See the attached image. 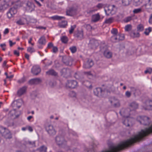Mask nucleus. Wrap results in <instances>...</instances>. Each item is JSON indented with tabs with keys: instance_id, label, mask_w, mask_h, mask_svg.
I'll return each instance as SVG.
<instances>
[{
	"instance_id": "45",
	"label": "nucleus",
	"mask_w": 152,
	"mask_h": 152,
	"mask_svg": "<svg viewBox=\"0 0 152 152\" xmlns=\"http://www.w3.org/2000/svg\"><path fill=\"white\" fill-rule=\"evenodd\" d=\"M117 36L118 37V41L119 40H123L124 38V37L123 34H118Z\"/></svg>"
},
{
	"instance_id": "55",
	"label": "nucleus",
	"mask_w": 152,
	"mask_h": 152,
	"mask_svg": "<svg viewBox=\"0 0 152 152\" xmlns=\"http://www.w3.org/2000/svg\"><path fill=\"white\" fill-rule=\"evenodd\" d=\"M125 95L126 97L129 98L131 96V93L129 91H126L125 92Z\"/></svg>"
},
{
	"instance_id": "18",
	"label": "nucleus",
	"mask_w": 152,
	"mask_h": 152,
	"mask_svg": "<svg viewBox=\"0 0 152 152\" xmlns=\"http://www.w3.org/2000/svg\"><path fill=\"white\" fill-rule=\"evenodd\" d=\"M93 65L94 63L93 61L91 59H88L86 62L84 63L83 67L86 69L89 68L91 67Z\"/></svg>"
},
{
	"instance_id": "64",
	"label": "nucleus",
	"mask_w": 152,
	"mask_h": 152,
	"mask_svg": "<svg viewBox=\"0 0 152 152\" xmlns=\"http://www.w3.org/2000/svg\"><path fill=\"white\" fill-rule=\"evenodd\" d=\"M130 89L131 91L135 92L136 91V89L134 87H130Z\"/></svg>"
},
{
	"instance_id": "44",
	"label": "nucleus",
	"mask_w": 152,
	"mask_h": 152,
	"mask_svg": "<svg viewBox=\"0 0 152 152\" xmlns=\"http://www.w3.org/2000/svg\"><path fill=\"white\" fill-rule=\"evenodd\" d=\"M137 31H142L143 30V26L141 24L138 25L137 27Z\"/></svg>"
},
{
	"instance_id": "28",
	"label": "nucleus",
	"mask_w": 152,
	"mask_h": 152,
	"mask_svg": "<svg viewBox=\"0 0 152 152\" xmlns=\"http://www.w3.org/2000/svg\"><path fill=\"white\" fill-rule=\"evenodd\" d=\"M26 87H23L20 88L18 91V94L19 96H21L26 91Z\"/></svg>"
},
{
	"instance_id": "29",
	"label": "nucleus",
	"mask_w": 152,
	"mask_h": 152,
	"mask_svg": "<svg viewBox=\"0 0 152 152\" xmlns=\"http://www.w3.org/2000/svg\"><path fill=\"white\" fill-rule=\"evenodd\" d=\"M26 21V19L24 18H22L17 21L16 22V23L19 25H22L24 24L25 23Z\"/></svg>"
},
{
	"instance_id": "1",
	"label": "nucleus",
	"mask_w": 152,
	"mask_h": 152,
	"mask_svg": "<svg viewBox=\"0 0 152 152\" xmlns=\"http://www.w3.org/2000/svg\"><path fill=\"white\" fill-rule=\"evenodd\" d=\"M130 145V138L126 141L122 142L117 145L112 144L109 145L108 149L102 151V152H117Z\"/></svg>"
},
{
	"instance_id": "53",
	"label": "nucleus",
	"mask_w": 152,
	"mask_h": 152,
	"mask_svg": "<svg viewBox=\"0 0 152 152\" xmlns=\"http://www.w3.org/2000/svg\"><path fill=\"white\" fill-rule=\"evenodd\" d=\"M152 72V69L151 68H149L147 69L145 71V73H149L150 74Z\"/></svg>"
},
{
	"instance_id": "52",
	"label": "nucleus",
	"mask_w": 152,
	"mask_h": 152,
	"mask_svg": "<svg viewBox=\"0 0 152 152\" xmlns=\"http://www.w3.org/2000/svg\"><path fill=\"white\" fill-rule=\"evenodd\" d=\"M141 11V9L138 8L134 9L133 11V12L134 13H137L140 12Z\"/></svg>"
},
{
	"instance_id": "27",
	"label": "nucleus",
	"mask_w": 152,
	"mask_h": 152,
	"mask_svg": "<svg viewBox=\"0 0 152 152\" xmlns=\"http://www.w3.org/2000/svg\"><path fill=\"white\" fill-rule=\"evenodd\" d=\"M104 56L106 58H109L112 56V53L108 50H105L104 53Z\"/></svg>"
},
{
	"instance_id": "37",
	"label": "nucleus",
	"mask_w": 152,
	"mask_h": 152,
	"mask_svg": "<svg viewBox=\"0 0 152 152\" xmlns=\"http://www.w3.org/2000/svg\"><path fill=\"white\" fill-rule=\"evenodd\" d=\"M38 42L40 44L44 45L46 43L45 39L44 37H41L39 39Z\"/></svg>"
},
{
	"instance_id": "59",
	"label": "nucleus",
	"mask_w": 152,
	"mask_h": 152,
	"mask_svg": "<svg viewBox=\"0 0 152 152\" xmlns=\"http://www.w3.org/2000/svg\"><path fill=\"white\" fill-rule=\"evenodd\" d=\"M148 22L149 23L152 24V15L151 14L150 15Z\"/></svg>"
},
{
	"instance_id": "35",
	"label": "nucleus",
	"mask_w": 152,
	"mask_h": 152,
	"mask_svg": "<svg viewBox=\"0 0 152 152\" xmlns=\"http://www.w3.org/2000/svg\"><path fill=\"white\" fill-rule=\"evenodd\" d=\"M47 74L48 75H51L54 76L57 75V73L53 69H51L49 70L46 72Z\"/></svg>"
},
{
	"instance_id": "34",
	"label": "nucleus",
	"mask_w": 152,
	"mask_h": 152,
	"mask_svg": "<svg viewBox=\"0 0 152 152\" xmlns=\"http://www.w3.org/2000/svg\"><path fill=\"white\" fill-rule=\"evenodd\" d=\"M110 40L112 42H118L117 35H113L111 37Z\"/></svg>"
},
{
	"instance_id": "48",
	"label": "nucleus",
	"mask_w": 152,
	"mask_h": 152,
	"mask_svg": "<svg viewBox=\"0 0 152 152\" xmlns=\"http://www.w3.org/2000/svg\"><path fill=\"white\" fill-rule=\"evenodd\" d=\"M151 31V27H149L148 28L146 29H145V31L144 32V33L146 35H148L149 34V33Z\"/></svg>"
},
{
	"instance_id": "14",
	"label": "nucleus",
	"mask_w": 152,
	"mask_h": 152,
	"mask_svg": "<svg viewBox=\"0 0 152 152\" xmlns=\"http://www.w3.org/2000/svg\"><path fill=\"white\" fill-rule=\"evenodd\" d=\"M129 105L130 110H135L138 108L139 107L138 103L134 101L130 102Z\"/></svg>"
},
{
	"instance_id": "57",
	"label": "nucleus",
	"mask_w": 152,
	"mask_h": 152,
	"mask_svg": "<svg viewBox=\"0 0 152 152\" xmlns=\"http://www.w3.org/2000/svg\"><path fill=\"white\" fill-rule=\"evenodd\" d=\"M132 19V17L129 16L126 18H125L124 21L126 22H128L129 21Z\"/></svg>"
},
{
	"instance_id": "60",
	"label": "nucleus",
	"mask_w": 152,
	"mask_h": 152,
	"mask_svg": "<svg viewBox=\"0 0 152 152\" xmlns=\"http://www.w3.org/2000/svg\"><path fill=\"white\" fill-rule=\"evenodd\" d=\"M9 42L10 47H12L13 45H15V42L13 43L12 41L11 40H10L9 41Z\"/></svg>"
},
{
	"instance_id": "42",
	"label": "nucleus",
	"mask_w": 152,
	"mask_h": 152,
	"mask_svg": "<svg viewBox=\"0 0 152 152\" xmlns=\"http://www.w3.org/2000/svg\"><path fill=\"white\" fill-rule=\"evenodd\" d=\"M69 49L72 53H75L77 51V48L75 46H73L69 48Z\"/></svg>"
},
{
	"instance_id": "36",
	"label": "nucleus",
	"mask_w": 152,
	"mask_h": 152,
	"mask_svg": "<svg viewBox=\"0 0 152 152\" xmlns=\"http://www.w3.org/2000/svg\"><path fill=\"white\" fill-rule=\"evenodd\" d=\"M59 25L61 27L64 28L67 25V22L65 20L61 21L59 23Z\"/></svg>"
},
{
	"instance_id": "22",
	"label": "nucleus",
	"mask_w": 152,
	"mask_h": 152,
	"mask_svg": "<svg viewBox=\"0 0 152 152\" xmlns=\"http://www.w3.org/2000/svg\"><path fill=\"white\" fill-rule=\"evenodd\" d=\"M130 36L133 38L138 37L140 35L139 32L137 30H133L130 33Z\"/></svg>"
},
{
	"instance_id": "25",
	"label": "nucleus",
	"mask_w": 152,
	"mask_h": 152,
	"mask_svg": "<svg viewBox=\"0 0 152 152\" xmlns=\"http://www.w3.org/2000/svg\"><path fill=\"white\" fill-rule=\"evenodd\" d=\"M41 82V80L40 79L38 78L33 79L29 81V83L31 84H37Z\"/></svg>"
},
{
	"instance_id": "33",
	"label": "nucleus",
	"mask_w": 152,
	"mask_h": 152,
	"mask_svg": "<svg viewBox=\"0 0 152 152\" xmlns=\"http://www.w3.org/2000/svg\"><path fill=\"white\" fill-rule=\"evenodd\" d=\"M132 0H122V4L124 6H127L129 4Z\"/></svg>"
},
{
	"instance_id": "20",
	"label": "nucleus",
	"mask_w": 152,
	"mask_h": 152,
	"mask_svg": "<svg viewBox=\"0 0 152 152\" xmlns=\"http://www.w3.org/2000/svg\"><path fill=\"white\" fill-rule=\"evenodd\" d=\"M61 73L64 76L66 77L70 75V70L67 68H63L61 71Z\"/></svg>"
},
{
	"instance_id": "13",
	"label": "nucleus",
	"mask_w": 152,
	"mask_h": 152,
	"mask_svg": "<svg viewBox=\"0 0 152 152\" xmlns=\"http://www.w3.org/2000/svg\"><path fill=\"white\" fill-rule=\"evenodd\" d=\"M73 61V59L71 57H64L63 59V63L66 65L69 66L72 65Z\"/></svg>"
},
{
	"instance_id": "56",
	"label": "nucleus",
	"mask_w": 152,
	"mask_h": 152,
	"mask_svg": "<svg viewBox=\"0 0 152 152\" xmlns=\"http://www.w3.org/2000/svg\"><path fill=\"white\" fill-rule=\"evenodd\" d=\"M53 44L51 42H50L48 43L47 48H53Z\"/></svg>"
},
{
	"instance_id": "41",
	"label": "nucleus",
	"mask_w": 152,
	"mask_h": 152,
	"mask_svg": "<svg viewBox=\"0 0 152 152\" xmlns=\"http://www.w3.org/2000/svg\"><path fill=\"white\" fill-rule=\"evenodd\" d=\"M132 29V26L129 24L126 26L125 27L126 31H130Z\"/></svg>"
},
{
	"instance_id": "4",
	"label": "nucleus",
	"mask_w": 152,
	"mask_h": 152,
	"mask_svg": "<svg viewBox=\"0 0 152 152\" xmlns=\"http://www.w3.org/2000/svg\"><path fill=\"white\" fill-rule=\"evenodd\" d=\"M137 120L140 124L144 125H148L149 124V118L146 116H139L137 117Z\"/></svg>"
},
{
	"instance_id": "54",
	"label": "nucleus",
	"mask_w": 152,
	"mask_h": 152,
	"mask_svg": "<svg viewBox=\"0 0 152 152\" xmlns=\"http://www.w3.org/2000/svg\"><path fill=\"white\" fill-rule=\"evenodd\" d=\"M52 52L54 53H56L58 51V49L56 47H53L52 50Z\"/></svg>"
},
{
	"instance_id": "17",
	"label": "nucleus",
	"mask_w": 152,
	"mask_h": 152,
	"mask_svg": "<svg viewBox=\"0 0 152 152\" xmlns=\"http://www.w3.org/2000/svg\"><path fill=\"white\" fill-rule=\"evenodd\" d=\"M120 113L121 115L124 117H129V109L122 108L120 112Z\"/></svg>"
},
{
	"instance_id": "51",
	"label": "nucleus",
	"mask_w": 152,
	"mask_h": 152,
	"mask_svg": "<svg viewBox=\"0 0 152 152\" xmlns=\"http://www.w3.org/2000/svg\"><path fill=\"white\" fill-rule=\"evenodd\" d=\"M27 50L28 52H30L31 53H32L35 51L34 48L30 47H28L27 48Z\"/></svg>"
},
{
	"instance_id": "38",
	"label": "nucleus",
	"mask_w": 152,
	"mask_h": 152,
	"mask_svg": "<svg viewBox=\"0 0 152 152\" xmlns=\"http://www.w3.org/2000/svg\"><path fill=\"white\" fill-rule=\"evenodd\" d=\"M47 148L45 146L42 145L38 148V150L41 152H46Z\"/></svg>"
},
{
	"instance_id": "15",
	"label": "nucleus",
	"mask_w": 152,
	"mask_h": 152,
	"mask_svg": "<svg viewBox=\"0 0 152 152\" xmlns=\"http://www.w3.org/2000/svg\"><path fill=\"white\" fill-rule=\"evenodd\" d=\"M41 71V69L38 65L33 66L31 69V72L35 75H37Z\"/></svg>"
},
{
	"instance_id": "23",
	"label": "nucleus",
	"mask_w": 152,
	"mask_h": 152,
	"mask_svg": "<svg viewBox=\"0 0 152 152\" xmlns=\"http://www.w3.org/2000/svg\"><path fill=\"white\" fill-rule=\"evenodd\" d=\"M100 18V16L99 13H97L92 16L91 21L94 22H96L99 20Z\"/></svg>"
},
{
	"instance_id": "43",
	"label": "nucleus",
	"mask_w": 152,
	"mask_h": 152,
	"mask_svg": "<svg viewBox=\"0 0 152 152\" xmlns=\"http://www.w3.org/2000/svg\"><path fill=\"white\" fill-rule=\"evenodd\" d=\"M61 40L62 42L64 43H66L68 41V39L67 37L66 36H63L61 38Z\"/></svg>"
},
{
	"instance_id": "3",
	"label": "nucleus",
	"mask_w": 152,
	"mask_h": 152,
	"mask_svg": "<svg viewBox=\"0 0 152 152\" xmlns=\"http://www.w3.org/2000/svg\"><path fill=\"white\" fill-rule=\"evenodd\" d=\"M55 140L56 144L59 146L63 147L66 144V141L65 140L64 137L61 135L57 136Z\"/></svg>"
},
{
	"instance_id": "9",
	"label": "nucleus",
	"mask_w": 152,
	"mask_h": 152,
	"mask_svg": "<svg viewBox=\"0 0 152 152\" xmlns=\"http://www.w3.org/2000/svg\"><path fill=\"white\" fill-rule=\"evenodd\" d=\"M46 130L48 134L50 135H53L56 134V131L53 126L51 125H49L46 126Z\"/></svg>"
},
{
	"instance_id": "7",
	"label": "nucleus",
	"mask_w": 152,
	"mask_h": 152,
	"mask_svg": "<svg viewBox=\"0 0 152 152\" xmlns=\"http://www.w3.org/2000/svg\"><path fill=\"white\" fill-rule=\"evenodd\" d=\"M116 10V8L114 5H110L107 8V9H105V13L108 14L113 15L114 14Z\"/></svg>"
},
{
	"instance_id": "6",
	"label": "nucleus",
	"mask_w": 152,
	"mask_h": 152,
	"mask_svg": "<svg viewBox=\"0 0 152 152\" xmlns=\"http://www.w3.org/2000/svg\"><path fill=\"white\" fill-rule=\"evenodd\" d=\"M142 107L145 110H152V100L148 99L146 101L143 103Z\"/></svg>"
},
{
	"instance_id": "26",
	"label": "nucleus",
	"mask_w": 152,
	"mask_h": 152,
	"mask_svg": "<svg viewBox=\"0 0 152 152\" xmlns=\"http://www.w3.org/2000/svg\"><path fill=\"white\" fill-rule=\"evenodd\" d=\"M75 37L77 38L78 39H81L83 38V33L82 31H79L75 34Z\"/></svg>"
},
{
	"instance_id": "63",
	"label": "nucleus",
	"mask_w": 152,
	"mask_h": 152,
	"mask_svg": "<svg viewBox=\"0 0 152 152\" xmlns=\"http://www.w3.org/2000/svg\"><path fill=\"white\" fill-rule=\"evenodd\" d=\"M9 32V30L8 28H7L5 29L4 32V34H6L8 33Z\"/></svg>"
},
{
	"instance_id": "40",
	"label": "nucleus",
	"mask_w": 152,
	"mask_h": 152,
	"mask_svg": "<svg viewBox=\"0 0 152 152\" xmlns=\"http://www.w3.org/2000/svg\"><path fill=\"white\" fill-rule=\"evenodd\" d=\"M69 95L72 98H76L77 94L74 91H71L69 93Z\"/></svg>"
},
{
	"instance_id": "58",
	"label": "nucleus",
	"mask_w": 152,
	"mask_h": 152,
	"mask_svg": "<svg viewBox=\"0 0 152 152\" xmlns=\"http://www.w3.org/2000/svg\"><path fill=\"white\" fill-rule=\"evenodd\" d=\"M6 45L5 44H0V46L2 48L3 50L4 51L5 50V46Z\"/></svg>"
},
{
	"instance_id": "32",
	"label": "nucleus",
	"mask_w": 152,
	"mask_h": 152,
	"mask_svg": "<svg viewBox=\"0 0 152 152\" xmlns=\"http://www.w3.org/2000/svg\"><path fill=\"white\" fill-rule=\"evenodd\" d=\"M103 6L104 5L102 3H99L96 6V7L98 8V9H95L94 10H91L90 12H93L96 11L102 8L103 7Z\"/></svg>"
},
{
	"instance_id": "10",
	"label": "nucleus",
	"mask_w": 152,
	"mask_h": 152,
	"mask_svg": "<svg viewBox=\"0 0 152 152\" xmlns=\"http://www.w3.org/2000/svg\"><path fill=\"white\" fill-rule=\"evenodd\" d=\"M35 6L32 2L28 1L26 4V10L29 12H31L34 10Z\"/></svg>"
},
{
	"instance_id": "5",
	"label": "nucleus",
	"mask_w": 152,
	"mask_h": 152,
	"mask_svg": "<svg viewBox=\"0 0 152 152\" xmlns=\"http://www.w3.org/2000/svg\"><path fill=\"white\" fill-rule=\"evenodd\" d=\"M123 123L126 126L130 127L132 126L134 119L131 117H124Z\"/></svg>"
},
{
	"instance_id": "31",
	"label": "nucleus",
	"mask_w": 152,
	"mask_h": 152,
	"mask_svg": "<svg viewBox=\"0 0 152 152\" xmlns=\"http://www.w3.org/2000/svg\"><path fill=\"white\" fill-rule=\"evenodd\" d=\"M50 18L53 20H61L64 18V17L62 16H60L58 15H55L50 17Z\"/></svg>"
},
{
	"instance_id": "21",
	"label": "nucleus",
	"mask_w": 152,
	"mask_h": 152,
	"mask_svg": "<svg viewBox=\"0 0 152 152\" xmlns=\"http://www.w3.org/2000/svg\"><path fill=\"white\" fill-rule=\"evenodd\" d=\"M94 92L95 95L100 96L102 95V93L103 91L101 88H97L94 90Z\"/></svg>"
},
{
	"instance_id": "2",
	"label": "nucleus",
	"mask_w": 152,
	"mask_h": 152,
	"mask_svg": "<svg viewBox=\"0 0 152 152\" xmlns=\"http://www.w3.org/2000/svg\"><path fill=\"white\" fill-rule=\"evenodd\" d=\"M0 133L2 136L6 138L10 139L12 138L11 133L10 131L6 128L0 126Z\"/></svg>"
},
{
	"instance_id": "30",
	"label": "nucleus",
	"mask_w": 152,
	"mask_h": 152,
	"mask_svg": "<svg viewBox=\"0 0 152 152\" xmlns=\"http://www.w3.org/2000/svg\"><path fill=\"white\" fill-rule=\"evenodd\" d=\"M83 84L89 89H91L92 88L91 83L88 81H85Z\"/></svg>"
},
{
	"instance_id": "12",
	"label": "nucleus",
	"mask_w": 152,
	"mask_h": 152,
	"mask_svg": "<svg viewBox=\"0 0 152 152\" xmlns=\"http://www.w3.org/2000/svg\"><path fill=\"white\" fill-rule=\"evenodd\" d=\"M20 115V113L19 112L16 111L15 109L10 110L8 114L9 116L12 118L18 117Z\"/></svg>"
},
{
	"instance_id": "49",
	"label": "nucleus",
	"mask_w": 152,
	"mask_h": 152,
	"mask_svg": "<svg viewBox=\"0 0 152 152\" xmlns=\"http://www.w3.org/2000/svg\"><path fill=\"white\" fill-rule=\"evenodd\" d=\"M76 25H75L71 26L70 29L69 30V33L70 34L72 33L73 31H74L75 28H76Z\"/></svg>"
},
{
	"instance_id": "39",
	"label": "nucleus",
	"mask_w": 152,
	"mask_h": 152,
	"mask_svg": "<svg viewBox=\"0 0 152 152\" xmlns=\"http://www.w3.org/2000/svg\"><path fill=\"white\" fill-rule=\"evenodd\" d=\"M145 6L147 9H152V2L146 4Z\"/></svg>"
},
{
	"instance_id": "50",
	"label": "nucleus",
	"mask_w": 152,
	"mask_h": 152,
	"mask_svg": "<svg viewBox=\"0 0 152 152\" xmlns=\"http://www.w3.org/2000/svg\"><path fill=\"white\" fill-rule=\"evenodd\" d=\"M27 144L31 147H34L35 146V142L34 141H28Z\"/></svg>"
},
{
	"instance_id": "62",
	"label": "nucleus",
	"mask_w": 152,
	"mask_h": 152,
	"mask_svg": "<svg viewBox=\"0 0 152 152\" xmlns=\"http://www.w3.org/2000/svg\"><path fill=\"white\" fill-rule=\"evenodd\" d=\"M86 75L87 76L92 77V75L90 72H87L85 73Z\"/></svg>"
},
{
	"instance_id": "16",
	"label": "nucleus",
	"mask_w": 152,
	"mask_h": 152,
	"mask_svg": "<svg viewBox=\"0 0 152 152\" xmlns=\"http://www.w3.org/2000/svg\"><path fill=\"white\" fill-rule=\"evenodd\" d=\"M23 103L22 99H18L13 101L12 104V105L13 107H16L18 108H19L21 107Z\"/></svg>"
},
{
	"instance_id": "8",
	"label": "nucleus",
	"mask_w": 152,
	"mask_h": 152,
	"mask_svg": "<svg viewBox=\"0 0 152 152\" xmlns=\"http://www.w3.org/2000/svg\"><path fill=\"white\" fill-rule=\"evenodd\" d=\"M77 86V82L76 81L73 80H68L66 84L67 87L71 88H75Z\"/></svg>"
},
{
	"instance_id": "46",
	"label": "nucleus",
	"mask_w": 152,
	"mask_h": 152,
	"mask_svg": "<svg viewBox=\"0 0 152 152\" xmlns=\"http://www.w3.org/2000/svg\"><path fill=\"white\" fill-rule=\"evenodd\" d=\"M111 33L113 35H117L118 31L117 30L116 28L112 29L111 31Z\"/></svg>"
},
{
	"instance_id": "47",
	"label": "nucleus",
	"mask_w": 152,
	"mask_h": 152,
	"mask_svg": "<svg viewBox=\"0 0 152 152\" xmlns=\"http://www.w3.org/2000/svg\"><path fill=\"white\" fill-rule=\"evenodd\" d=\"M113 20V18H110L106 19L104 22L106 23H110L112 22Z\"/></svg>"
},
{
	"instance_id": "11",
	"label": "nucleus",
	"mask_w": 152,
	"mask_h": 152,
	"mask_svg": "<svg viewBox=\"0 0 152 152\" xmlns=\"http://www.w3.org/2000/svg\"><path fill=\"white\" fill-rule=\"evenodd\" d=\"M17 12V9L14 8H11L7 13V16L9 18L13 17Z\"/></svg>"
},
{
	"instance_id": "24",
	"label": "nucleus",
	"mask_w": 152,
	"mask_h": 152,
	"mask_svg": "<svg viewBox=\"0 0 152 152\" xmlns=\"http://www.w3.org/2000/svg\"><path fill=\"white\" fill-rule=\"evenodd\" d=\"M110 102L112 105H113L115 107H118L120 106L119 101L117 99L114 98L112 100L110 101Z\"/></svg>"
},
{
	"instance_id": "19",
	"label": "nucleus",
	"mask_w": 152,
	"mask_h": 152,
	"mask_svg": "<svg viewBox=\"0 0 152 152\" xmlns=\"http://www.w3.org/2000/svg\"><path fill=\"white\" fill-rule=\"evenodd\" d=\"M76 10L73 7L69 8L66 11V14L69 16H73L75 14Z\"/></svg>"
},
{
	"instance_id": "61",
	"label": "nucleus",
	"mask_w": 152,
	"mask_h": 152,
	"mask_svg": "<svg viewBox=\"0 0 152 152\" xmlns=\"http://www.w3.org/2000/svg\"><path fill=\"white\" fill-rule=\"evenodd\" d=\"M14 53L15 55H16L17 56H19V52L16 50L14 51Z\"/></svg>"
}]
</instances>
